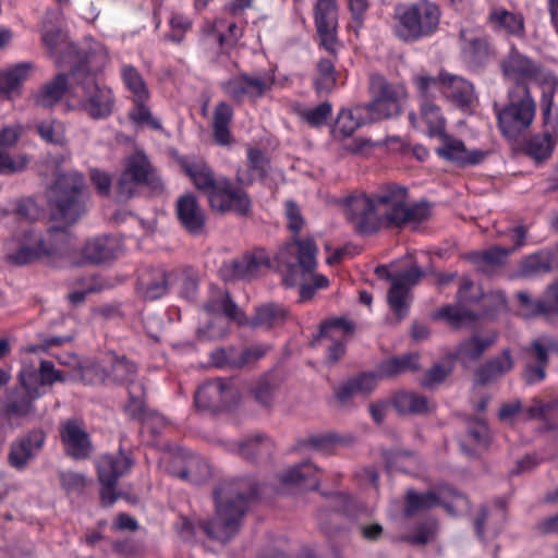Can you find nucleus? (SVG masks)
Instances as JSON below:
<instances>
[{
	"label": "nucleus",
	"mask_w": 558,
	"mask_h": 558,
	"mask_svg": "<svg viewBox=\"0 0 558 558\" xmlns=\"http://www.w3.org/2000/svg\"><path fill=\"white\" fill-rule=\"evenodd\" d=\"M422 270L413 266L407 271L391 278V288L388 292L390 308L396 313L398 319H402L408 311V293L412 286L418 282Z\"/></svg>",
	"instance_id": "412c9836"
},
{
	"label": "nucleus",
	"mask_w": 558,
	"mask_h": 558,
	"mask_svg": "<svg viewBox=\"0 0 558 558\" xmlns=\"http://www.w3.org/2000/svg\"><path fill=\"white\" fill-rule=\"evenodd\" d=\"M451 373V366L442 364H435L430 367L421 379V386L433 389L441 384L446 377Z\"/></svg>",
	"instance_id": "69168bd1"
},
{
	"label": "nucleus",
	"mask_w": 558,
	"mask_h": 558,
	"mask_svg": "<svg viewBox=\"0 0 558 558\" xmlns=\"http://www.w3.org/2000/svg\"><path fill=\"white\" fill-rule=\"evenodd\" d=\"M493 342L494 338L487 340L476 337L469 339L461 343L458 354L464 362L476 360Z\"/></svg>",
	"instance_id": "bf43d9fd"
},
{
	"label": "nucleus",
	"mask_w": 558,
	"mask_h": 558,
	"mask_svg": "<svg viewBox=\"0 0 558 558\" xmlns=\"http://www.w3.org/2000/svg\"><path fill=\"white\" fill-rule=\"evenodd\" d=\"M517 298L525 316L542 314L548 319L558 316V281L548 287L541 301H533L525 291L518 292Z\"/></svg>",
	"instance_id": "bb28decb"
},
{
	"label": "nucleus",
	"mask_w": 558,
	"mask_h": 558,
	"mask_svg": "<svg viewBox=\"0 0 558 558\" xmlns=\"http://www.w3.org/2000/svg\"><path fill=\"white\" fill-rule=\"evenodd\" d=\"M60 437L69 456L85 459L92 451L88 434L76 420H68L60 427Z\"/></svg>",
	"instance_id": "b1692460"
},
{
	"label": "nucleus",
	"mask_w": 558,
	"mask_h": 558,
	"mask_svg": "<svg viewBox=\"0 0 558 558\" xmlns=\"http://www.w3.org/2000/svg\"><path fill=\"white\" fill-rule=\"evenodd\" d=\"M121 252L119 239L110 235H100L89 239L82 248L84 262L93 265L110 262Z\"/></svg>",
	"instance_id": "393cba45"
},
{
	"label": "nucleus",
	"mask_w": 558,
	"mask_h": 558,
	"mask_svg": "<svg viewBox=\"0 0 558 558\" xmlns=\"http://www.w3.org/2000/svg\"><path fill=\"white\" fill-rule=\"evenodd\" d=\"M365 105H357L352 109L342 110L337 119L336 129L344 136H350L363 124L374 122Z\"/></svg>",
	"instance_id": "4c0bfd02"
},
{
	"label": "nucleus",
	"mask_w": 558,
	"mask_h": 558,
	"mask_svg": "<svg viewBox=\"0 0 558 558\" xmlns=\"http://www.w3.org/2000/svg\"><path fill=\"white\" fill-rule=\"evenodd\" d=\"M177 215L181 225L192 233L201 232L206 222L204 209L196 196L191 193L182 195L177 201Z\"/></svg>",
	"instance_id": "c85d7f7f"
},
{
	"label": "nucleus",
	"mask_w": 558,
	"mask_h": 558,
	"mask_svg": "<svg viewBox=\"0 0 558 558\" xmlns=\"http://www.w3.org/2000/svg\"><path fill=\"white\" fill-rule=\"evenodd\" d=\"M332 112V106L324 101L315 107H301L298 109L299 117L311 126H322L326 124Z\"/></svg>",
	"instance_id": "5fc2aeb1"
},
{
	"label": "nucleus",
	"mask_w": 558,
	"mask_h": 558,
	"mask_svg": "<svg viewBox=\"0 0 558 558\" xmlns=\"http://www.w3.org/2000/svg\"><path fill=\"white\" fill-rule=\"evenodd\" d=\"M418 368V355L409 354L402 357H395L383 362L377 369L380 378L395 377L408 371Z\"/></svg>",
	"instance_id": "8fccbe9b"
},
{
	"label": "nucleus",
	"mask_w": 558,
	"mask_h": 558,
	"mask_svg": "<svg viewBox=\"0 0 558 558\" xmlns=\"http://www.w3.org/2000/svg\"><path fill=\"white\" fill-rule=\"evenodd\" d=\"M395 34L403 41H416L436 32L440 11L428 0H418L415 3L399 5L396 9Z\"/></svg>",
	"instance_id": "6e6552de"
},
{
	"label": "nucleus",
	"mask_w": 558,
	"mask_h": 558,
	"mask_svg": "<svg viewBox=\"0 0 558 558\" xmlns=\"http://www.w3.org/2000/svg\"><path fill=\"white\" fill-rule=\"evenodd\" d=\"M317 469L310 462H303L301 464L289 468L281 474V481L284 484L298 485L305 482H310V485L317 486L318 481L315 478Z\"/></svg>",
	"instance_id": "864d4df0"
},
{
	"label": "nucleus",
	"mask_w": 558,
	"mask_h": 558,
	"mask_svg": "<svg viewBox=\"0 0 558 558\" xmlns=\"http://www.w3.org/2000/svg\"><path fill=\"white\" fill-rule=\"evenodd\" d=\"M551 269V258L548 253H536L525 257L517 271L518 278L530 279L544 275Z\"/></svg>",
	"instance_id": "c03bdc74"
},
{
	"label": "nucleus",
	"mask_w": 558,
	"mask_h": 558,
	"mask_svg": "<svg viewBox=\"0 0 558 558\" xmlns=\"http://www.w3.org/2000/svg\"><path fill=\"white\" fill-rule=\"evenodd\" d=\"M173 275L161 268H153L143 272L138 279L137 292L146 300H157L166 294Z\"/></svg>",
	"instance_id": "c756f323"
},
{
	"label": "nucleus",
	"mask_w": 558,
	"mask_h": 558,
	"mask_svg": "<svg viewBox=\"0 0 558 558\" xmlns=\"http://www.w3.org/2000/svg\"><path fill=\"white\" fill-rule=\"evenodd\" d=\"M71 86L68 83L65 74H58L45 85L33 93L32 98L37 107L50 109L57 105L65 92H70Z\"/></svg>",
	"instance_id": "f704fd0d"
},
{
	"label": "nucleus",
	"mask_w": 558,
	"mask_h": 558,
	"mask_svg": "<svg viewBox=\"0 0 558 558\" xmlns=\"http://www.w3.org/2000/svg\"><path fill=\"white\" fill-rule=\"evenodd\" d=\"M442 144L437 148V154L446 159L462 165H475L484 159V153L481 150H468L464 144L456 138L447 136L445 133L440 135Z\"/></svg>",
	"instance_id": "473e14b6"
},
{
	"label": "nucleus",
	"mask_w": 558,
	"mask_h": 558,
	"mask_svg": "<svg viewBox=\"0 0 558 558\" xmlns=\"http://www.w3.org/2000/svg\"><path fill=\"white\" fill-rule=\"evenodd\" d=\"M483 293L469 278H463L457 293V305L441 308L438 316L445 317L452 326L462 327L474 322L477 313L472 308L481 301Z\"/></svg>",
	"instance_id": "4468645a"
},
{
	"label": "nucleus",
	"mask_w": 558,
	"mask_h": 558,
	"mask_svg": "<svg viewBox=\"0 0 558 558\" xmlns=\"http://www.w3.org/2000/svg\"><path fill=\"white\" fill-rule=\"evenodd\" d=\"M271 452V441L260 436L248 437L238 446V453L246 460L268 458Z\"/></svg>",
	"instance_id": "09e8293b"
},
{
	"label": "nucleus",
	"mask_w": 558,
	"mask_h": 558,
	"mask_svg": "<svg viewBox=\"0 0 558 558\" xmlns=\"http://www.w3.org/2000/svg\"><path fill=\"white\" fill-rule=\"evenodd\" d=\"M464 53L476 62L483 61L488 54V44L483 36L461 32Z\"/></svg>",
	"instance_id": "4d7b16f0"
},
{
	"label": "nucleus",
	"mask_w": 558,
	"mask_h": 558,
	"mask_svg": "<svg viewBox=\"0 0 558 558\" xmlns=\"http://www.w3.org/2000/svg\"><path fill=\"white\" fill-rule=\"evenodd\" d=\"M43 41L52 54H59L70 48L66 36L59 28L44 23Z\"/></svg>",
	"instance_id": "13d9d810"
},
{
	"label": "nucleus",
	"mask_w": 558,
	"mask_h": 558,
	"mask_svg": "<svg viewBox=\"0 0 558 558\" xmlns=\"http://www.w3.org/2000/svg\"><path fill=\"white\" fill-rule=\"evenodd\" d=\"M555 141L547 132L536 134L527 143V154L535 160L541 161L551 156Z\"/></svg>",
	"instance_id": "6e6d98bb"
},
{
	"label": "nucleus",
	"mask_w": 558,
	"mask_h": 558,
	"mask_svg": "<svg viewBox=\"0 0 558 558\" xmlns=\"http://www.w3.org/2000/svg\"><path fill=\"white\" fill-rule=\"evenodd\" d=\"M507 98V105L500 109L495 105V111L502 135L515 141L532 125L536 113V102L531 95L530 87L525 84L510 87Z\"/></svg>",
	"instance_id": "0eeeda50"
},
{
	"label": "nucleus",
	"mask_w": 558,
	"mask_h": 558,
	"mask_svg": "<svg viewBox=\"0 0 558 558\" xmlns=\"http://www.w3.org/2000/svg\"><path fill=\"white\" fill-rule=\"evenodd\" d=\"M165 466L169 473L182 480L198 483L209 475L208 464L194 454H174L163 459Z\"/></svg>",
	"instance_id": "5701e85b"
},
{
	"label": "nucleus",
	"mask_w": 558,
	"mask_h": 558,
	"mask_svg": "<svg viewBox=\"0 0 558 558\" xmlns=\"http://www.w3.org/2000/svg\"><path fill=\"white\" fill-rule=\"evenodd\" d=\"M12 214L14 219L23 221L21 226H25L31 225L29 221L38 217L39 209L33 199L26 198L16 202Z\"/></svg>",
	"instance_id": "680f3d73"
},
{
	"label": "nucleus",
	"mask_w": 558,
	"mask_h": 558,
	"mask_svg": "<svg viewBox=\"0 0 558 558\" xmlns=\"http://www.w3.org/2000/svg\"><path fill=\"white\" fill-rule=\"evenodd\" d=\"M557 344L548 340L543 344L539 340L532 343L531 349L526 352L536 361V366H527L524 377L529 384L541 381L545 378V367L548 361V350H557Z\"/></svg>",
	"instance_id": "e433bc0d"
},
{
	"label": "nucleus",
	"mask_w": 558,
	"mask_h": 558,
	"mask_svg": "<svg viewBox=\"0 0 558 558\" xmlns=\"http://www.w3.org/2000/svg\"><path fill=\"white\" fill-rule=\"evenodd\" d=\"M84 65L71 74L72 84L66 106L72 110H81L92 119H104L111 114L114 96L108 86L100 84L94 73L100 71L108 61L106 48L94 43L85 51Z\"/></svg>",
	"instance_id": "f257e3e1"
},
{
	"label": "nucleus",
	"mask_w": 558,
	"mask_h": 558,
	"mask_svg": "<svg viewBox=\"0 0 558 558\" xmlns=\"http://www.w3.org/2000/svg\"><path fill=\"white\" fill-rule=\"evenodd\" d=\"M287 310L277 304H265L256 310L252 325L269 329L281 325L287 318Z\"/></svg>",
	"instance_id": "de8ad7c7"
},
{
	"label": "nucleus",
	"mask_w": 558,
	"mask_h": 558,
	"mask_svg": "<svg viewBox=\"0 0 558 558\" xmlns=\"http://www.w3.org/2000/svg\"><path fill=\"white\" fill-rule=\"evenodd\" d=\"M270 83L262 77L239 75L222 84L225 93L236 101L264 95Z\"/></svg>",
	"instance_id": "a878e982"
},
{
	"label": "nucleus",
	"mask_w": 558,
	"mask_h": 558,
	"mask_svg": "<svg viewBox=\"0 0 558 558\" xmlns=\"http://www.w3.org/2000/svg\"><path fill=\"white\" fill-rule=\"evenodd\" d=\"M112 380L128 385L129 403L125 410L132 416H137L144 411L145 388L142 383L136 381V367L124 356L114 357L111 362Z\"/></svg>",
	"instance_id": "dca6fc26"
},
{
	"label": "nucleus",
	"mask_w": 558,
	"mask_h": 558,
	"mask_svg": "<svg viewBox=\"0 0 558 558\" xmlns=\"http://www.w3.org/2000/svg\"><path fill=\"white\" fill-rule=\"evenodd\" d=\"M233 119V109L226 101L216 105L213 112V134L215 142L220 146H228L233 142L230 124Z\"/></svg>",
	"instance_id": "c9c22d12"
},
{
	"label": "nucleus",
	"mask_w": 558,
	"mask_h": 558,
	"mask_svg": "<svg viewBox=\"0 0 558 558\" xmlns=\"http://www.w3.org/2000/svg\"><path fill=\"white\" fill-rule=\"evenodd\" d=\"M413 84L420 101V121L415 113H410V121L415 128L425 130L429 136L444 135L446 120L440 107L432 99L437 96L439 89L437 80L421 72L413 76Z\"/></svg>",
	"instance_id": "1a4fd4ad"
},
{
	"label": "nucleus",
	"mask_w": 558,
	"mask_h": 558,
	"mask_svg": "<svg viewBox=\"0 0 558 558\" xmlns=\"http://www.w3.org/2000/svg\"><path fill=\"white\" fill-rule=\"evenodd\" d=\"M84 189L83 175L74 170L59 173L51 187V201L60 218L69 225L76 222L85 213Z\"/></svg>",
	"instance_id": "9d476101"
},
{
	"label": "nucleus",
	"mask_w": 558,
	"mask_h": 558,
	"mask_svg": "<svg viewBox=\"0 0 558 558\" xmlns=\"http://www.w3.org/2000/svg\"><path fill=\"white\" fill-rule=\"evenodd\" d=\"M239 397L231 380L215 379L204 383L195 393V404L202 409L218 410L230 405Z\"/></svg>",
	"instance_id": "f3484780"
},
{
	"label": "nucleus",
	"mask_w": 558,
	"mask_h": 558,
	"mask_svg": "<svg viewBox=\"0 0 558 558\" xmlns=\"http://www.w3.org/2000/svg\"><path fill=\"white\" fill-rule=\"evenodd\" d=\"M500 68L504 76L514 85L525 84L529 86V83L550 84L554 82L550 72L538 62L521 53L514 46L501 60Z\"/></svg>",
	"instance_id": "f8f14e48"
},
{
	"label": "nucleus",
	"mask_w": 558,
	"mask_h": 558,
	"mask_svg": "<svg viewBox=\"0 0 558 558\" xmlns=\"http://www.w3.org/2000/svg\"><path fill=\"white\" fill-rule=\"evenodd\" d=\"M393 405L403 414H422L430 411L433 405L429 400L412 391H400L393 397Z\"/></svg>",
	"instance_id": "79ce46f5"
},
{
	"label": "nucleus",
	"mask_w": 558,
	"mask_h": 558,
	"mask_svg": "<svg viewBox=\"0 0 558 558\" xmlns=\"http://www.w3.org/2000/svg\"><path fill=\"white\" fill-rule=\"evenodd\" d=\"M507 254L504 248L490 247L485 252H473L468 257L480 271L490 274L504 263Z\"/></svg>",
	"instance_id": "49530a36"
},
{
	"label": "nucleus",
	"mask_w": 558,
	"mask_h": 558,
	"mask_svg": "<svg viewBox=\"0 0 558 558\" xmlns=\"http://www.w3.org/2000/svg\"><path fill=\"white\" fill-rule=\"evenodd\" d=\"M268 256L260 250L225 264L221 268V272L226 280H251L258 276L264 269L268 268Z\"/></svg>",
	"instance_id": "4be33fe9"
},
{
	"label": "nucleus",
	"mask_w": 558,
	"mask_h": 558,
	"mask_svg": "<svg viewBox=\"0 0 558 558\" xmlns=\"http://www.w3.org/2000/svg\"><path fill=\"white\" fill-rule=\"evenodd\" d=\"M407 201L405 187L387 186L372 196L356 194L348 197L344 214L359 232L371 234L384 226L400 225Z\"/></svg>",
	"instance_id": "f03ea898"
},
{
	"label": "nucleus",
	"mask_w": 558,
	"mask_h": 558,
	"mask_svg": "<svg viewBox=\"0 0 558 558\" xmlns=\"http://www.w3.org/2000/svg\"><path fill=\"white\" fill-rule=\"evenodd\" d=\"M133 460L121 451L116 454H104L98 459V477L102 485L101 500L105 505H112L117 500L116 483L131 470Z\"/></svg>",
	"instance_id": "2eb2a0df"
},
{
	"label": "nucleus",
	"mask_w": 558,
	"mask_h": 558,
	"mask_svg": "<svg viewBox=\"0 0 558 558\" xmlns=\"http://www.w3.org/2000/svg\"><path fill=\"white\" fill-rule=\"evenodd\" d=\"M65 239L62 229L39 230L33 225L21 226L5 242L7 258L14 265H27L57 254Z\"/></svg>",
	"instance_id": "39448f33"
},
{
	"label": "nucleus",
	"mask_w": 558,
	"mask_h": 558,
	"mask_svg": "<svg viewBox=\"0 0 558 558\" xmlns=\"http://www.w3.org/2000/svg\"><path fill=\"white\" fill-rule=\"evenodd\" d=\"M192 20L183 14L175 13L170 19L171 31L167 38L173 43L180 44L186 32L192 27Z\"/></svg>",
	"instance_id": "e2e57ef3"
},
{
	"label": "nucleus",
	"mask_w": 558,
	"mask_h": 558,
	"mask_svg": "<svg viewBox=\"0 0 558 558\" xmlns=\"http://www.w3.org/2000/svg\"><path fill=\"white\" fill-rule=\"evenodd\" d=\"M45 442V434L41 430H34L22 437L11 447L9 456L14 468L23 469L27 462L35 457Z\"/></svg>",
	"instance_id": "2f4dec72"
},
{
	"label": "nucleus",
	"mask_w": 558,
	"mask_h": 558,
	"mask_svg": "<svg viewBox=\"0 0 558 558\" xmlns=\"http://www.w3.org/2000/svg\"><path fill=\"white\" fill-rule=\"evenodd\" d=\"M143 184L132 178L126 172H122L117 183V198L120 202H125L133 197L137 192L138 186Z\"/></svg>",
	"instance_id": "0e129e2a"
},
{
	"label": "nucleus",
	"mask_w": 558,
	"mask_h": 558,
	"mask_svg": "<svg viewBox=\"0 0 558 558\" xmlns=\"http://www.w3.org/2000/svg\"><path fill=\"white\" fill-rule=\"evenodd\" d=\"M430 211L429 207L425 203H418L413 205H408V201L403 207V216L404 218L400 219V225L408 222H422L428 218Z\"/></svg>",
	"instance_id": "338daca9"
},
{
	"label": "nucleus",
	"mask_w": 558,
	"mask_h": 558,
	"mask_svg": "<svg viewBox=\"0 0 558 558\" xmlns=\"http://www.w3.org/2000/svg\"><path fill=\"white\" fill-rule=\"evenodd\" d=\"M130 119L137 125H145L153 130H160L161 124L156 119L150 109L144 102H135V107L129 113Z\"/></svg>",
	"instance_id": "052dcab7"
},
{
	"label": "nucleus",
	"mask_w": 558,
	"mask_h": 558,
	"mask_svg": "<svg viewBox=\"0 0 558 558\" xmlns=\"http://www.w3.org/2000/svg\"><path fill=\"white\" fill-rule=\"evenodd\" d=\"M353 325L345 319H332L322 326L315 341L327 348L330 362H337L344 354V343L353 333Z\"/></svg>",
	"instance_id": "aec40b11"
},
{
	"label": "nucleus",
	"mask_w": 558,
	"mask_h": 558,
	"mask_svg": "<svg viewBox=\"0 0 558 558\" xmlns=\"http://www.w3.org/2000/svg\"><path fill=\"white\" fill-rule=\"evenodd\" d=\"M315 23L320 46L331 54L337 53L338 11L336 0H318L315 9Z\"/></svg>",
	"instance_id": "a211bd4d"
},
{
	"label": "nucleus",
	"mask_w": 558,
	"mask_h": 558,
	"mask_svg": "<svg viewBox=\"0 0 558 558\" xmlns=\"http://www.w3.org/2000/svg\"><path fill=\"white\" fill-rule=\"evenodd\" d=\"M513 366L514 361L511 357L510 351L504 350L501 354L492 357L477 371V380L482 384L492 383L509 373Z\"/></svg>",
	"instance_id": "ea45409f"
},
{
	"label": "nucleus",
	"mask_w": 558,
	"mask_h": 558,
	"mask_svg": "<svg viewBox=\"0 0 558 558\" xmlns=\"http://www.w3.org/2000/svg\"><path fill=\"white\" fill-rule=\"evenodd\" d=\"M36 129L40 138L48 144L63 146L68 142L65 125L59 120H44Z\"/></svg>",
	"instance_id": "603ef678"
},
{
	"label": "nucleus",
	"mask_w": 558,
	"mask_h": 558,
	"mask_svg": "<svg viewBox=\"0 0 558 558\" xmlns=\"http://www.w3.org/2000/svg\"><path fill=\"white\" fill-rule=\"evenodd\" d=\"M323 58L317 63V75L314 81V86L317 93H329L336 86V72H335V58Z\"/></svg>",
	"instance_id": "3c124183"
},
{
	"label": "nucleus",
	"mask_w": 558,
	"mask_h": 558,
	"mask_svg": "<svg viewBox=\"0 0 558 558\" xmlns=\"http://www.w3.org/2000/svg\"><path fill=\"white\" fill-rule=\"evenodd\" d=\"M435 78L439 86L437 95L441 94L461 105H468L472 101L473 86L464 78L448 73H440Z\"/></svg>",
	"instance_id": "72a5a7b5"
},
{
	"label": "nucleus",
	"mask_w": 558,
	"mask_h": 558,
	"mask_svg": "<svg viewBox=\"0 0 558 558\" xmlns=\"http://www.w3.org/2000/svg\"><path fill=\"white\" fill-rule=\"evenodd\" d=\"M247 156L248 167L252 171V180L263 178L266 174L268 168V160L265 155L258 149L250 148Z\"/></svg>",
	"instance_id": "774afa93"
},
{
	"label": "nucleus",
	"mask_w": 558,
	"mask_h": 558,
	"mask_svg": "<svg viewBox=\"0 0 558 558\" xmlns=\"http://www.w3.org/2000/svg\"><path fill=\"white\" fill-rule=\"evenodd\" d=\"M225 21L217 19L213 22L207 21L202 28V45L205 49L213 51L227 52L228 46L226 44Z\"/></svg>",
	"instance_id": "37998d69"
},
{
	"label": "nucleus",
	"mask_w": 558,
	"mask_h": 558,
	"mask_svg": "<svg viewBox=\"0 0 558 558\" xmlns=\"http://www.w3.org/2000/svg\"><path fill=\"white\" fill-rule=\"evenodd\" d=\"M180 166L195 187L206 194L213 210L233 211L238 215L250 213L248 195L242 189L234 186L228 178H216L204 160L195 157H182Z\"/></svg>",
	"instance_id": "7ed1b4c3"
},
{
	"label": "nucleus",
	"mask_w": 558,
	"mask_h": 558,
	"mask_svg": "<svg viewBox=\"0 0 558 558\" xmlns=\"http://www.w3.org/2000/svg\"><path fill=\"white\" fill-rule=\"evenodd\" d=\"M317 247L307 239L295 241L278 253V263L283 272V282L288 287L300 286L302 301L310 300L315 288L307 283V275L316 268Z\"/></svg>",
	"instance_id": "423d86ee"
},
{
	"label": "nucleus",
	"mask_w": 558,
	"mask_h": 558,
	"mask_svg": "<svg viewBox=\"0 0 558 558\" xmlns=\"http://www.w3.org/2000/svg\"><path fill=\"white\" fill-rule=\"evenodd\" d=\"M123 171L154 192H159L163 189L161 179L150 165L146 155L141 151L133 154L126 159Z\"/></svg>",
	"instance_id": "cd10ccee"
},
{
	"label": "nucleus",
	"mask_w": 558,
	"mask_h": 558,
	"mask_svg": "<svg viewBox=\"0 0 558 558\" xmlns=\"http://www.w3.org/2000/svg\"><path fill=\"white\" fill-rule=\"evenodd\" d=\"M489 23L497 31H505L511 35L521 36L524 33V20L522 15L495 8L489 13Z\"/></svg>",
	"instance_id": "a19ab883"
},
{
	"label": "nucleus",
	"mask_w": 558,
	"mask_h": 558,
	"mask_svg": "<svg viewBox=\"0 0 558 558\" xmlns=\"http://www.w3.org/2000/svg\"><path fill=\"white\" fill-rule=\"evenodd\" d=\"M369 92L372 101L365 107L375 121L400 113L408 98L405 86L402 83H390L377 74L371 77Z\"/></svg>",
	"instance_id": "9b49d317"
},
{
	"label": "nucleus",
	"mask_w": 558,
	"mask_h": 558,
	"mask_svg": "<svg viewBox=\"0 0 558 558\" xmlns=\"http://www.w3.org/2000/svg\"><path fill=\"white\" fill-rule=\"evenodd\" d=\"M20 380L25 389V396L11 401L8 411L14 415L24 416L32 412V402L40 396L37 388L36 369L34 367L24 368L20 373Z\"/></svg>",
	"instance_id": "7c9ffc66"
},
{
	"label": "nucleus",
	"mask_w": 558,
	"mask_h": 558,
	"mask_svg": "<svg viewBox=\"0 0 558 558\" xmlns=\"http://www.w3.org/2000/svg\"><path fill=\"white\" fill-rule=\"evenodd\" d=\"M32 68L31 63H20L0 71V93L9 98L19 95L20 88L28 78Z\"/></svg>",
	"instance_id": "58836bf2"
},
{
	"label": "nucleus",
	"mask_w": 558,
	"mask_h": 558,
	"mask_svg": "<svg viewBox=\"0 0 558 558\" xmlns=\"http://www.w3.org/2000/svg\"><path fill=\"white\" fill-rule=\"evenodd\" d=\"M449 494L451 501L447 502L445 498L438 497L432 492L416 494L410 490L407 495L405 514L412 517L437 505H442L452 514H458L468 508L469 501L464 496L456 492H449Z\"/></svg>",
	"instance_id": "6ab92c4d"
},
{
	"label": "nucleus",
	"mask_w": 558,
	"mask_h": 558,
	"mask_svg": "<svg viewBox=\"0 0 558 558\" xmlns=\"http://www.w3.org/2000/svg\"><path fill=\"white\" fill-rule=\"evenodd\" d=\"M256 494L254 483L247 478L223 482L216 490V515L202 524L208 537L227 542L239 531L247 502Z\"/></svg>",
	"instance_id": "20e7f679"
},
{
	"label": "nucleus",
	"mask_w": 558,
	"mask_h": 558,
	"mask_svg": "<svg viewBox=\"0 0 558 558\" xmlns=\"http://www.w3.org/2000/svg\"><path fill=\"white\" fill-rule=\"evenodd\" d=\"M208 315L214 316V323L198 329V335L204 339L221 338L226 333V317L242 323L241 310L230 300L228 293L222 290L216 291L205 305Z\"/></svg>",
	"instance_id": "ddd939ff"
},
{
	"label": "nucleus",
	"mask_w": 558,
	"mask_h": 558,
	"mask_svg": "<svg viewBox=\"0 0 558 558\" xmlns=\"http://www.w3.org/2000/svg\"><path fill=\"white\" fill-rule=\"evenodd\" d=\"M121 76L129 92L133 95L134 102H145L149 98L147 85L141 73L130 64L121 68Z\"/></svg>",
	"instance_id": "a18cd8bd"
}]
</instances>
